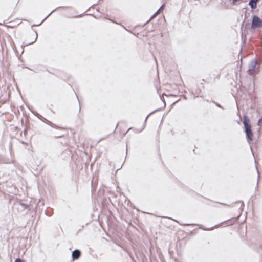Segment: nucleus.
<instances>
[{
    "mask_svg": "<svg viewBox=\"0 0 262 262\" xmlns=\"http://www.w3.org/2000/svg\"><path fill=\"white\" fill-rule=\"evenodd\" d=\"M261 27H262V19L257 16H253L252 21V28H257Z\"/></svg>",
    "mask_w": 262,
    "mask_h": 262,
    "instance_id": "nucleus-1",
    "label": "nucleus"
},
{
    "mask_svg": "<svg viewBox=\"0 0 262 262\" xmlns=\"http://www.w3.org/2000/svg\"><path fill=\"white\" fill-rule=\"evenodd\" d=\"M244 124L245 127L247 136L250 140H251L252 133L251 130L250 125L248 124V120L246 117L244 118Z\"/></svg>",
    "mask_w": 262,
    "mask_h": 262,
    "instance_id": "nucleus-2",
    "label": "nucleus"
},
{
    "mask_svg": "<svg viewBox=\"0 0 262 262\" xmlns=\"http://www.w3.org/2000/svg\"><path fill=\"white\" fill-rule=\"evenodd\" d=\"M259 0H250L249 2V5L252 9H255L256 8V4Z\"/></svg>",
    "mask_w": 262,
    "mask_h": 262,
    "instance_id": "nucleus-3",
    "label": "nucleus"
},
{
    "mask_svg": "<svg viewBox=\"0 0 262 262\" xmlns=\"http://www.w3.org/2000/svg\"><path fill=\"white\" fill-rule=\"evenodd\" d=\"M80 256V252L78 250H75L72 253L73 259H77Z\"/></svg>",
    "mask_w": 262,
    "mask_h": 262,
    "instance_id": "nucleus-4",
    "label": "nucleus"
},
{
    "mask_svg": "<svg viewBox=\"0 0 262 262\" xmlns=\"http://www.w3.org/2000/svg\"><path fill=\"white\" fill-rule=\"evenodd\" d=\"M258 125H261L262 124V118H261V119L259 120V121H258Z\"/></svg>",
    "mask_w": 262,
    "mask_h": 262,
    "instance_id": "nucleus-5",
    "label": "nucleus"
},
{
    "mask_svg": "<svg viewBox=\"0 0 262 262\" xmlns=\"http://www.w3.org/2000/svg\"><path fill=\"white\" fill-rule=\"evenodd\" d=\"M15 262H24L23 261H22L21 259H16L15 261Z\"/></svg>",
    "mask_w": 262,
    "mask_h": 262,
    "instance_id": "nucleus-6",
    "label": "nucleus"
},
{
    "mask_svg": "<svg viewBox=\"0 0 262 262\" xmlns=\"http://www.w3.org/2000/svg\"><path fill=\"white\" fill-rule=\"evenodd\" d=\"M33 35H34V34H33ZM34 42V36H33V40L30 41V42Z\"/></svg>",
    "mask_w": 262,
    "mask_h": 262,
    "instance_id": "nucleus-7",
    "label": "nucleus"
},
{
    "mask_svg": "<svg viewBox=\"0 0 262 262\" xmlns=\"http://www.w3.org/2000/svg\"><path fill=\"white\" fill-rule=\"evenodd\" d=\"M238 0H233V2L234 3H235L236 2H237Z\"/></svg>",
    "mask_w": 262,
    "mask_h": 262,
    "instance_id": "nucleus-8",
    "label": "nucleus"
}]
</instances>
